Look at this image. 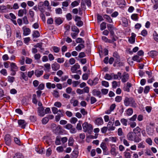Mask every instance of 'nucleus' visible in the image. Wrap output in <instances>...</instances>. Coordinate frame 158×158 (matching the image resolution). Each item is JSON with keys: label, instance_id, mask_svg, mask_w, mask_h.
Returning <instances> with one entry per match:
<instances>
[{"label": "nucleus", "instance_id": "f8f14e48", "mask_svg": "<svg viewBox=\"0 0 158 158\" xmlns=\"http://www.w3.org/2000/svg\"><path fill=\"white\" fill-rule=\"evenodd\" d=\"M60 67V65L56 62H55L52 65V69L54 71L58 70Z\"/></svg>", "mask_w": 158, "mask_h": 158}, {"label": "nucleus", "instance_id": "79ce46f5", "mask_svg": "<svg viewBox=\"0 0 158 158\" xmlns=\"http://www.w3.org/2000/svg\"><path fill=\"white\" fill-rule=\"evenodd\" d=\"M104 78L106 80H110L112 78V76L111 74L110 75L109 74L107 73L104 76Z\"/></svg>", "mask_w": 158, "mask_h": 158}, {"label": "nucleus", "instance_id": "9d476101", "mask_svg": "<svg viewBox=\"0 0 158 158\" xmlns=\"http://www.w3.org/2000/svg\"><path fill=\"white\" fill-rule=\"evenodd\" d=\"M35 151L38 153L41 154L44 153L45 152V150L44 148H40L38 147H35Z\"/></svg>", "mask_w": 158, "mask_h": 158}, {"label": "nucleus", "instance_id": "6e6552de", "mask_svg": "<svg viewBox=\"0 0 158 158\" xmlns=\"http://www.w3.org/2000/svg\"><path fill=\"white\" fill-rule=\"evenodd\" d=\"M80 65L78 63H76L71 68V71L73 73H77L76 71L80 68Z\"/></svg>", "mask_w": 158, "mask_h": 158}, {"label": "nucleus", "instance_id": "c85d7f7f", "mask_svg": "<svg viewBox=\"0 0 158 158\" xmlns=\"http://www.w3.org/2000/svg\"><path fill=\"white\" fill-rule=\"evenodd\" d=\"M42 43L40 42L37 43L36 44L34 45V46L35 48H39L41 50H43L44 49V48H42Z\"/></svg>", "mask_w": 158, "mask_h": 158}, {"label": "nucleus", "instance_id": "412c9836", "mask_svg": "<svg viewBox=\"0 0 158 158\" xmlns=\"http://www.w3.org/2000/svg\"><path fill=\"white\" fill-rule=\"evenodd\" d=\"M148 55L152 58H154L157 54V52L155 51H152L148 53Z\"/></svg>", "mask_w": 158, "mask_h": 158}, {"label": "nucleus", "instance_id": "20e7f679", "mask_svg": "<svg viewBox=\"0 0 158 158\" xmlns=\"http://www.w3.org/2000/svg\"><path fill=\"white\" fill-rule=\"evenodd\" d=\"M114 118H112V121H110L108 123L107 127L108 128V130L109 131H114V130L115 127L113 126L114 124L113 121H114Z\"/></svg>", "mask_w": 158, "mask_h": 158}, {"label": "nucleus", "instance_id": "dca6fc26", "mask_svg": "<svg viewBox=\"0 0 158 158\" xmlns=\"http://www.w3.org/2000/svg\"><path fill=\"white\" fill-rule=\"evenodd\" d=\"M27 13V10L26 9H20L18 11V15L19 17H22L23 14H26Z\"/></svg>", "mask_w": 158, "mask_h": 158}, {"label": "nucleus", "instance_id": "a18cd8bd", "mask_svg": "<svg viewBox=\"0 0 158 158\" xmlns=\"http://www.w3.org/2000/svg\"><path fill=\"white\" fill-rule=\"evenodd\" d=\"M44 67H45V69H44V70H48L49 71V70L51 69V65L49 63H46L44 64Z\"/></svg>", "mask_w": 158, "mask_h": 158}, {"label": "nucleus", "instance_id": "e2e57ef3", "mask_svg": "<svg viewBox=\"0 0 158 158\" xmlns=\"http://www.w3.org/2000/svg\"><path fill=\"white\" fill-rule=\"evenodd\" d=\"M23 23L26 24L29 23V22L26 16H24L23 18Z\"/></svg>", "mask_w": 158, "mask_h": 158}, {"label": "nucleus", "instance_id": "a211bd4d", "mask_svg": "<svg viewBox=\"0 0 158 158\" xmlns=\"http://www.w3.org/2000/svg\"><path fill=\"white\" fill-rule=\"evenodd\" d=\"M23 34L25 35H27L30 34L31 31L30 29L27 28L26 27H23Z\"/></svg>", "mask_w": 158, "mask_h": 158}, {"label": "nucleus", "instance_id": "864d4df0", "mask_svg": "<svg viewBox=\"0 0 158 158\" xmlns=\"http://www.w3.org/2000/svg\"><path fill=\"white\" fill-rule=\"evenodd\" d=\"M102 85L106 87H108L109 86V84L108 82L103 81H102Z\"/></svg>", "mask_w": 158, "mask_h": 158}, {"label": "nucleus", "instance_id": "7c9ffc66", "mask_svg": "<svg viewBox=\"0 0 158 158\" xmlns=\"http://www.w3.org/2000/svg\"><path fill=\"white\" fill-rule=\"evenodd\" d=\"M70 102L73 104V106L75 107L78 105V102L77 100L71 99Z\"/></svg>", "mask_w": 158, "mask_h": 158}, {"label": "nucleus", "instance_id": "39448f33", "mask_svg": "<svg viewBox=\"0 0 158 158\" xmlns=\"http://www.w3.org/2000/svg\"><path fill=\"white\" fill-rule=\"evenodd\" d=\"M129 78V75L128 73L126 72H124L122 75V81L123 83L126 82L128 80Z\"/></svg>", "mask_w": 158, "mask_h": 158}, {"label": "nucleus", "instance_id": "338daca9", "mask_svg": "<svg viewBox=\"0 0 158 158\" xmlns=\"http://www.w3.org/2000/svg\"><path fill=\"white\" fill-rule=\"evenodd\" d=\"M53 49L54 52L56 53H58L60 51V48L56 46H54L53 48Z\"/></svg>", "mask_w": 158, "mask_h": 158}, {"label": "nucleus", "instance_id": "052dcab7", "mask_svg": "<svg viewBox=\"0 0 158 158\" xmlns=\"http://www.w3.org/2000/svg\"><path fill=\"white\" fill-rule=\"evenodd\" d=\"M123 132L122 129L121 128H119L118 130V134L119 136H122L123 135Z\"/></svg>", "mask_w": 158, "mask_h": 158}, {"label": "nucleus", "instance_id": "49530a36", "mask_svg": "<svg viewBox=\"0 0 158 158\" xmlns=\"http://www.w3.org/2000/svg\"><path fill=\"white\" fill-rule=\"evenodd\" d=\"M123 154L125 158H130L131 155L130 152L125 151L124 152Z\"/></svg>", "mask_w": 158, "mask_h": 158}, {"label": "nucleus", "instance_id": "423d86ee", "mask_svg": "<svg viewBox=\"0 0 158 158\" xmlns=\"http://www.w3.org/2000/svg\"><path fill=\"white\" fill-rule=\"evenodd\" d=\"M4 140L6 144L7 145H10L11 144V139L10 136L9 134H6V135Z\"/></svg>", "mask_w": 158, "mask_h": 158}, {"label": "nucleus", "instance_id": "de8ad7c7", "mask_svg": "<svg viewBox=\"0 0 158 158\" xmlns=\"http://www.w3.org/2000/svg\"><path fill=\"white\" fill-rule=\"evenodd\" d=\"M108 140L113 142L115 143L117 141V138L115 137H110L109 138Z\"/></svg>", "mask_w": 158, "mask_h": 158}, {"label": "nucleus", "instance_id": "4c0bfd02", "mask_svg": "<svg viewBox=\"0 0 158 158\" xmlns=\"http://www.w3.org/2000/svg\"><path fill=\"white\" fill-rule=\"evenodd\" d=\"M71 30L75 32L79 33V29L76 26H73L71 27Z\"/></svg>", "mask_w": 158, "mask_h": 158}, {"label": "nucleus", "instance_id": "ea45409f", "mask_svg": "<svg viewBox=\"0 0 158 158\" xmlns=\"http://www.w3.org/2000/svg\"><path fill=\"white\" fill-rule=\"evenodd\" d=\"M7 80L10 83H13L15 79V78L14 77H12L10 76H8L7 77Z\"/></svg>", "mask_w": 158, "mask_h": 158}, {"label": "nucleus", "instance_id": "c756f323", "mask_svg": "<svg viewBox=\"0 0 158 158\" xmlns=\"http://www.w3.org/2000/svg\"><path fill=\"white\" fill-rule=\"evenodd\" d=\"M32 35L33 37L36 38L40 36V34L38 31H35L33 32Z\"/></svg>", "mask_w": 158, "mask_h": 158}, {"label": "nucleus", "instance_id": "3c124183", "mask_svg": "<svg viewBox=\"0 0 158 158\" xmlns=\"http://www.w3.org/2000/svg\"><path fill=\"white\" fill-rule=\"evenodd\" d=\"M53 95L55 98H58L59 97L58 92L56 90H54L53 93Z\"/></svg>", "mask_w": 158, "mask_h": 158}, {"label": "nucleus", "instance_id": "9b49d317", "mask_svg": "<svg viewBox=\"0 0 158 158\" xmlns=\"http://www.w3.org/2000/svg\"><path fill=\"white\" fill-rule=\"evenodd\" d=\"M10 63V70H18V67L17 66L15 63L12 62Z\"/></svg>", "mask_w": 158, "mask_h": 158}, {"label": "nucleus", "instance_id": "393cba45", "mask_svg": "<svg viewBox=\"0 0 158 158\" xmlns=\"http://www.w3.org/2000/svg\"><path fill=\"white\" fill-rule=\"evenodd\" d=\"M148 134L149 135H152L153 134L154 130L153 128L150 127H148L146 129Z\"/></svg>", "mask_w": 158, "mask_h": 158}, {"label": "nucleus", "instance_id": "473e14b6", "mask_svg": "<svg viewBox=\"0 0 158 158\" xmlns=\"http://www.w3.org/2000/svg\"><path fill=\"white\" fill-rule=\"evenodd\" d=\"M60 138L59 136H57L55 140V144L56 145H59L61 144L60 142Z\"/></svg>", "mask_w": 158, "mask_h": 158}, {"label": "nucleus", "instance_id": "c9c22d12", "mask_svg": "<svg viewBox=\"0 0 158 158\" xmlns=\"http://www.w3.org/2000/svg\"><path fill=\"white\" fill-rule=\"evenodd\" d=\"M133 113V110L131 108H129L127 110V114L128 116L131 115Z\"/></svg>", "mask_w": 158, "mask_h": 158}, {"label": "nucleus", "instance_id": "1a4fd4ad", "mask_svg": "<svg viewBox=\"0 0 158 158\" xmlns=\"http://www.w3.org/2000/svg\"><path fill=\"white\" fill-rule=\"evenodd\" d=\"M38 115L40 116H43L45 113L44 112V108L43 106L38 107Z\"/></svg>", "mask_w": 158, "mask_h": 158}, {"label": "nucleus", "instance_id": "c03bdc74", "mask_svg": "<svg viewBox=\"0 0 158 158\" xmlns=\"http://www.w3.org/2000/svg\"><path fill=\"white\" fill-rule=\"evenodd\" d=\"M77 121V119L75 117H73L70 119V122L73 124H75Z\"/></svg>", "mask_w": 158, "mask_h": 158}, {"label": "nucleus", "instance_id": "4d7b16f0", "mask_svg": "<svg viewBox=\"0 0 158 158\" xmlns=\"http://www.w3.org/2000/svg\"><path fill=\"white\" fill-rule=\"evenodd\" d=\"M14 158H23V157L20 153H16L15 154Z\"/></svg>", "mask_w": 158, "mask_h": 158}, {"label": "nucleus", "instance_id": "f257e3e1", "mask_svg": "<svg viewBox=\"0 0 158 158\" xmlns=\"http://www.w3.org/2000/svg\"><path fill=\"white\" fill-rule=\"evenodd\" d=\"M124 103L126 106H130L132 107L135 108L137 106V103L132 97H126L124 100Z\"/></svg>", "mask_w": 158, "mask_h": 158}, {"label": "nucleus", "instance_id": "680f3d73", "mask_svg": "<svg viewBox=\"0 0 158 158\" xmlns=\"http://www.w3.org/2000/svg\"><path fill=\"white\" fill-rule=\"evenodd\" d=\"M57 115L60 117H63L64 116V111L63 110H59L58 112Z\"/></svg>", "mask_w": 158, "mask_h": 158}, {"label": "nucleus", "instance_id": "cd10ccee", "mask_svg": "<svg viewBox=\"0 0 158 158\" xmlns=\"http://www.w3.org/2000/svg\"><path fill=\"white\" fill-rule=\"evenodd\" d=\"M120 122L124 126H126L127 125V120L124 118H121L120 120Z\"/></svg>", "mask_w": 158, "mask_h": 158}, {"label": "nucleus", "instance_id": "603ef678", "mask_svg": "<svg viewBox=\"0 0 158 158\" xmlns=\"http://www.w3.org/2000/svg\"><path fill=\"white\" fill-rule=\"evenodd\" d=\"M56 150L59 152H62L64 151L63 148L61 146L57 147L56 148Z\"/></svg>", "mask_w": 158, "mask_h": 158}, {"label": "nucleus", "instance_id": "f3484780", "mask_svg": "<svg viewBox=\"0 0 158 158\" xmlns=\"http://www.w3.org/2000/svg\"><path fill=\"white\" fill-rule=\"evenodd\" d=\"M7 32V36L8 38L10 37L11 35V29L10 26L8 25L5 26Z\"/></svg>", "mask_w": 158, "mask_h": 158}, {"label": "nucleus", "instance_id": "4be33fe9", "mask_svg": "<svg viewBox=\"0 0 158 158\" xmlns=\"http://www.w3.org/2000/svg\"><path fill=\"white\" fill-rule=\"evenodd\" d=\"M111 75L114 79H117L119 77L120 78L121 77L122 73L120 72H118L117 74H114V73H111Z\"/></svg>", "mask_w": 158, "mask_h": 158}, {"label": "nucleus", "instance_id": "8fccbe9b", "mask_svg": "<svg viewBox=\"0 0 158 158\" xmlns=\"http://www.w3.org/2000/svg\"><path fill=\"white\" fill-rule=\"evenodd\" d=\"M19 62L21 65H23L25 63V58L23 56H22L21 59L19 60Z\"/></svg>", "mask_w": 158, "mask_h": 158}, {"label": "nucleus", "instance_id": "09e8293b", "mask_svg": "<svg viewBox=\"0 0 158 158\" xmlns=\"http://www.w3.org/2000/svg\"><path fill=\"white\" fill-rule=\"evenodd\" d=\"M83 1L85 3L87 6L90 7L91 6V3L90 0H82V1Z\"/></svg>", "mask_w": 158, "mask_h": 158}, {"label": "nucleus", "instance_id": "0eeeda50", "mask_svg": "<svg viewBox=\"0 0 158 158\" xmlns=\"http://www.w3.org/2000/svg\"><path fill=\"white\" fill-rule=\"evenodd\" d=\"M29 14L30 16V17L29 18L30 21L31 22H33L35 20V18H34L35 15L34 12L31 9H30L29 10Z\"/></svg>", "mask_w": 158, "mask_h": 158}, {"label": "nucleus", "instance_id": "72a5a7b5", "mask_svg": "<svg viewBox=\"0 0 158 158\" xmlns=\"http://www.w3.org/2000/svg\"><path fill=\"white\" fill-rule=\"evenodd\" d=\"M74 140L72 137H70L68 140V145L72 146L73 145Z\"/></svg>", "mask_w": 158, "mask_h": 158}, {"label": "nucleus", "instance_id": "5fc2aeb1", "mask_svg": "<svg viewBox=\"0 0 158 158\" xmlns=\"http://www.w3.org/2000/svg\"><path fill=\"white\" fill-rule=\"evenodd\" d=\"M110 153L111 155L116 156V153L115 151V148H112L110 150Z\"/></svg>", "mask_w": 158, "mask_h": 158}, {"label": "nucleus", "instance_id": "aec40b11", "mask_svg": "<svg viewBox=\"0 0 158 158\" xmlns=\"http://www.w3.org/2000/svg\"><path fill=\"white\" fill-rule=\"evenodd\" d=\"M95 121L96 124L98 125H102L103 123V120L101 118H97Z\"/></svg>", "mask_w": 158, "mask_h": 158}, {"label": "nucleus", "instance_id": "a19ab883", "mask_svg": "<svg viewBox=\"0 0 158 158\" xmlns=\"http://www.w3.org/2000/svg\"><path fill=\"white\" fill-rule=\"evenodd\" d=\"M140 129L139 127H137L133 130V133L136 135V134L138 133L140 134Z\"/></svg>", "mask_w": 158, "mask_h": 158}, {"label": "nucleus", "instance_id": "6e6d98bb", "mask_svg": "<svg viewBox=\"0 0 158 158\" xmlns=\"http://www.w3.org/2000/svg\"><path fill=\"white\" fill-rule=\"evenodd\" d=\"M48 118L47 117L44 118L42 120V122L43 124H46L48 121Z\"/></svg>", "mask_w": 158, "mask_h": 158}, {"label": "nucleus", "instance_id": "a878e982", "mask_svg": "<svg viewBox=\"0 0 158 158\" xmlns=\"http://www.w3.org/2000/svg\"><path fill=\"white\" fill-rule=\"evenodd\" d=\"M85 47L84 45L82 44H81L75 47V50L78 51H80L82 49Z\"/></svg>", "mask_w": 158, "mask_h": 158}, {"label": "nucleus", "instance_id": "2eb2a0df", "mask_svg": "<svg viewBox=\"0 0 158 158\" xmlns=\"http://www.w3.org/2000/svg\"><path fill=\"white\" fill-rule=\"evenodd\" d=\"M44 73L43 70H40L39 69L35 70V75L37 77H40Z\"/></svg>", "mask_w": 158, "mask_h": 158}, {"label": "nucleus", "instance_id": "0e129e2a", "mask_svg": "<svg viewBox=\"0 0 158 158\" xmlns=\"http://www.w3.org/2000/svg\"><path fill=\"white\" fill-rule=\"evenodd\" d=\"M35 74V72L33 70L28 72L27 73V75L29 77L31 78L32 76Z\"/></svg>", "mask_w": 158, "mask_h": 158}, {"label": "nucleus", "instance_id": "b1692460", "mask_svg": "<svg viewBox=\"0 0 158 158\" xmlns=\"http://www.w3.org/2000/svg\"><path fill=\"white\" fill-rule=\"evenodd\" d=\"M55 22L57 25H59L63 23V20L62 19L60 18H55Z\"/></svg>", "mask_w": 158, "mask_h": 158}, {"label": "nucleus", "instance_id": "2f4dec72", "mask_svg": "<svg viewBox=\"0 0 158 158\" xmlns=\"http://www.w3.org/2000/svg\"><path fill=\"white\" fill-rule=\"evenodd\" d=\"M80 2V0H79L78 1H74L71 3V5L73 7H74L78 6L79 5Z\"/></svg>", "mask_w": 158, "mask_h": 158}, {"label": "nucleus", "instance_id": "69168bd1", "mask_svg": "<svg viewBox=\"0 0 158 158\" xmlns=\"http://www.w3.org/2000/svg\"><path fill=\"white\" fill-rule=\"evenodd\" d=\"M150 87L149 86H146L145 87L144 90V93L145 94H147L150 90Z\"/></svg>", "mask_w": 158, "mask_h": 158}, {"label": "nucleus", "instance_id": "4468645a", "mask_svg": "<svg viewBox=\"0 0 158 158\" xmlns=\"http://www.w3.org/2000/svg\"><path fill=\"white\" fill-rule=\"evenodd\" d=\"M135 36L136 35L135 33H131V35L128 40V41L130 43L132 44L135 42Z\"/></svg>", "mask_w": 158, "mask_h": 158}, {"label": "nucleus", "instance_id": "e433bc0d", "mask_svg": "<svg viewBox=\"0 0 158 158\" xmlns=\"http://www.w3.org/2000/svg\"><path fill=\"white\" fill-rule=\"evenodd\" d=\"M114 57L116 58L117 62H118L120 60V57L118 54L116 52H114L113 54Z\"/></svg>", "mask_w": 158, "mask_h": 158}, {"label": "nucleus", "instance_id": "58836bf2", "mask_svg": "<svg viewBox=\"0 0 158 158\" xmlns=\"http://www.w3.org/2000/svg\"><path fill=\"white\" fill-rule=\"evenodd\" d=\"M100 147L103 151H105L107 149L106 144L105 143L102 142L100 145Z\"/></svg>", "mask_w": 158, "mask_h": 158}, {"label": "nucleus", "instance_id": "7ed1b4c3", "mask_svg": "<svg viewBox=\"0 0 158 158\" xmlns=\"http://www.w3.org/2000/svg\"><path fill=\"white\" fill-rule=\"evenodd\" d=\"M83 131L91 134L93 128L92 125L87 122H84L82 125Z\"/></svg>", "mask_w": 158, "mask_h": 158}, {"label": "nucleus", "instance_id": "774afa93", "mask_svg": "<svg viewBox=\"0 0 158 158\" xmlns=\"http://www.w3.org/2000/svg\"><path fill=\"white\" fill-rule=\"evenodd\" d=\"M1 73L4 76L7 75V72L6 70L5 69H2L0 71Z\"/></svg>", "mask_w": 158, "mask_h": 158}, {"label": "nucleus", "instance_id": "f704fd0d", "mask_svg": "<svg viewBox=\"0 0 158 158\" xmlns=\"http://www.w3.org/2000/svg\"><path fill=\"white\" fill-rule=\"evenodd\" d=\"M100 30L102 31L106 28V23L103 22L101 23L100 25Z\"/></svg>", "mask_w": 158, "mask_h": 158}, {"label": "nucleus", "instance_id": "5701e85b", "mask_svg": "<svg viewBox=\"0 0 158 158\" xmlns=\"http://www.w3.org/2000/svg\"><path fill=\"white\" fill-rule=\"evenodd\" d=\"M92 94L94 96H97L99 98L101 97V92L95 89H94L92 92Z\"/></svg>", "mask_w": 158, "mask_h": 158}, {"label": "nucleus", "instance_id": "13d9d810", "mask_svg": "<svg viewBox=\"0 0 158 158\" xmlns=\"http://www.w3.org/2000/svg\"><path fill=\"white\" fill-rule=\"evenodd\" d=\"M132 60L134 61H136L138 62H140L139 57L137 55L134 56L132 58Z\"/></svg>", "mask_w": 158, "mask_h": 158}, {"label": "nucleus", "instance_id": "ddd939ff", "mask_svg": "<svg viewBox=\"0 0 158 158\" xmlns=\"http://www.w3.org/2000/svg\"><path fill=\"white\" fill-rule=\"evenodd\" d=\"M18 123L19 125L20 126L23 128H24L27 124L26 122L24 120H19L18 121Z\"/></svg>", "mask_w": 158, "mask_h": 158}, {"label": "nucleus", "instance_id": "37998d69", "mask_svg": "<svg viewBox=\"0 0 158 158\" xmlns=\"http://www.w3.org/2000/svg\"><path fill=\"white\" fill-rule=\"evenodd\" d=\"M37 100L36 99V94H34L32 96V102L35 104H36L37 103Z\"/></svg>", "mask_w": 158, "mask_h": 158}, {"label": "nucleus", "instance_id": "6ab92c4d", "mask_svg": "<svg viewBox=\"0 0 158 158\" xmlns=\"http://www.w3.org/2000/svg\"><path fill=\"white\" fill-rule=\"evenodd\" d=\"M19 73L20 75V79H24L25 81H27L28 80V78L26 76L25 73L20 71L19 72Z\"/></svg>", "mask_w": 158, "mask_h": 158}, {"label": "nucleus", "instance_id": "bf43d9fd", "mask_svg": "<svg viewBox=\"0 0 158 158\" xmlns=\"http://www.w3.org/2000/svg\"><path fill=\"white\" fill-rule=\"evenodd\" d=\"M107 27L109 31L114 30V29L113 26L111 24H108L107 25Z\"/></svg>", "mask_w": 158, "mask_h": 158}, {"label": "nucleus", "instance_id": "f03ea898", "mask_svg": "<svg viewBox=\"0 0 158 158\" xmlns=\"http://www.w3.org/2000/svg\"><path fill=\"white\" fill-rule=\"evenodd\" d=\"M128 139L131 141H134L135 142L138 143L141 140V139L138 137L137 135L133 132H129L127 135Z\"/></svg>", "mask_w": 158, "mask_h": 158}, {"label": "nucleus", "instance_id": "bb28decb", "mask_svg": "<svg viewBox=\"0 0 158 158\" xmlns=\"http://www.w3.org/2000/svg\"><path fill=\"white\" fill-rule=\"evenodd\" d=\"M103 18L106 19V20L109 23H111L113 22L112 19L110 16L106 15H105L103 16Z\"/></svg>", "mask_w": 158, "mask_h": 158}]
</instances>
